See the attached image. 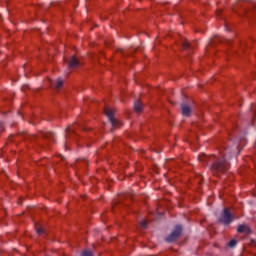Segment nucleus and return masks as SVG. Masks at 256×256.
<instances>
[{"instance_id": "nucleus-3", "label": "nucleus", "mask_w": 256, "mask_h": 256, "mask_svg": "<svg viewBox=\"0 0 256 256\" xmlns=\"http://www.w3.org/2000/svg\"><path fill=\"white\" fill-rule=\"evenodd\" d=\"M229 167V164L225 161H219L213 165L214 171H217L218 173H223V171H227Z\"/></svg>"}, {"instance_id": "nucleus-15", "label": "nucleus", "mask_w": 256, "mask_h": 256, "mask_svg": "<svg viewBox=\"0 0 256 256\" xmlns=\"http://www.w3.org/2000/svg\"><path fill=\"white\" fill-rule=\"evenodd\" d=\"M141 227H143V228L147 227V222L146 221H142L141 222Z\"/></svg>"}, {"instance_id": "nucleus-11", "label": "nucleus", "mask_w": 256, "mask_h": 256, "mask_svg": "<svg viewBox=\"0 0 256 256\" xmlns=\"http://www.w3.org/2000/svg\"><path fill=\"white\" fill-rule=\"evenodd\" d=\"M82 256H93V253H91V251L89 250H85L84 252H82Z\"/></svg>"}, {"instance_id": "nucleus-4", "label": "nucleus", "mask_w": 256, "mask_h": 256, "mask_svg": "<svg viewBox=\"0 0 256 256\" xmlns=\"http://www.w3.org/2000/svg\"><path fill=\"white\" fill-rule=\"evenodd\" d=\"M181 231H182L181 226H176L174 231L171 233V235L166 238V241H168L169 243H171L172 241H175V239L180 237Z\"/></svg>"}, {"instance_id": "nucleus-2", "label": "nucleus", "mask_w": 256, "mask_h": 256, "mask_svg": "<svg viewBox=\"0 0 256 256\" xmlns=\"http://www.w3.org/2000/svg\"><path fill=\"white\" fill-rule=\"evenodd\" d=\"M104 113L106 117H108L109 121L112 124V127H119V120H117L114 115H115V109L111 108H105Z\"/></svg>"}, {"instance_id": "nucleus-14", "label": "nucleus", "mask_w": 256, "mask_h": 256, "mask_svg": "<svg viewBox=\"0 0 256 256\" xmlns=\"http://www.w3.org/2000/svg\"><path fill=\"white\" fill-rule=\"evenodd\" d=\"M183 47L184 49H189V42H184Z\"/></svg>"}, {"instance_id": "nucleus-13", "label": "nucleus", "mask_w": 256, "mask_h": 256, "mask_svg": "<svg viewBox=\"0 0 256 256\" xmlns=\"http://www.w3.org/2000/svg\"><path fill=\"white\" fill-rule=\"evenodd\" d=\"M229 247H235V245H237V240H231L229 243H228Z\"/></svg>"}, {"instance_id": "nucleus-1", "label": "nucleus", "mask_w": 256, "mask_h": 256, "mask_svg": "<svg viewBox=\"0 0 256 256\" xmlns=\"http://www.w3.org/2000/svg\"><path fill=\"white\" fill-rule=\"evenodd\" d=\"M234 219L235 216L231 214V210H229V208H225L219 218V221L224 225H229L230 223H233Z\"/></svg>"}, {"instance_id": "nucleus-9", "label": "nucleus", "mask_w": 256, "mask_h": 256, "mask_svg": "<svg viewBox=\"0 0 256 256\" xmlns=\"http://www.w3.org/2000/svg\"><path fill=\"white\" fill-rule=\"evenodd\" d=\"M55 87L56 89H61V87H63V80H61L60 78H58L56 81H55Z\"/></svg>"}, {"instance_id": "nucleus-6", "label": "nucleus", "mask_w": 256, "mask_h": 256, "mask_svg": "<svg viewBox=\"0 0 256 256\" xmlns=\"http://www.w3.org/2000/svg\"><path fill=\"white\" fill-rule=\"evenodd\" d=\"M70 69H77L79 67V60L75 56H72L70 62L68 63Z\"/></svg>"}, {"instance_id": "nucleus-12", "label": "nucleus", "mask_w": 256, "mask_h": 256, "mask_svg": "<svg viewBox=\"0 0 256 256\" xmlns=\"http://www.w3.org/2000/svg\"><path fill=\"white\" fill-rule=\"evenodd\" d=\"M199 161H205L206 159H208L207 155L202 154L198 157Z\"/></svg>"}, {"instance_id": "nucleus-5", "label": "nucleus", "mask_w": 256, "mask_h": 256, "mask_svg": "<svg viewBox=\"0 0 256 256\" xmlns=\"http://www.w3.org/2000/svg\"><path fill=\"white\" fill-rule=\"evenodd\" d=\"M238 233H244L245 235H249L251 233V228L245 224H241L237 228Z\"/></svg>"}, {"instance_id": "nucleus-10", "label": "nucleus", "mask_w": 256, "mask_h": 256, "mask_svg": "<svg viewBox=\"0 0 256 256\" xmlns=\"http://www.w3.org/2000/svg\"><path fill=\"white\" fill-rule=\"evenodd\" d=\"M36 232L38 235H43V233H45V228H43V226L36 225Z\"/></svg>"}, {"instance_id": "nucleus-7", "label": "nucleus", "mask_w": 256, "mask_h": 256, "mask_svg": "<svg viewBox=\"0 0 256 256\" xmlns=\"http://www.w3.org/2000/svg\"><path fill=\"white\" fill-rule=\"evenodd\" d=\"M182 115L184 117H189V115H191V107H189V105L182 104Z\"/></svg>"}, {"instance_id": "nucleus-8", "label": "nucleus", "mask_w": 256, "mask_h": 256, "mask_svg": "<svg viewBox=\"0 0 256 256\" xmlns=\"http://www.w3.org/2000/svg\"><path fill=\"white\" fill-rule=\"evenodd\" d=\"M134 109L137 113H140V111H142L143 109V104H141V101L137 100L135 103H134Z\"/></svg>"}]
</instances>
